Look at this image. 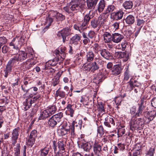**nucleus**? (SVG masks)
I'll return each instance as SVG.
<instances>
[{"instance_id":"obj_1","label":"nucleus","mask_w":156,"mask_h":156,"mask_svg":"<svg viewBox=\"0 0 156 156\" xmlns=\"http://www.w3.org/2000/svg\"><path fill=\"white\" fill-rule=\"evenodd\" d=\"M16 38H13L11 41L9 43V45L13 46V50H14V54H16L18 51H20V49L24 42V38L23 37L21 36L19 39Z\"/></svg>"},{"instance_id":"obj_26","label":"nucleus","mask_w":156,"mask_h":156,"mask_svg":"<svg viewBox=\"0 0 156 156\" xmlns=\"http://www.w3.org/2000/svg\"><path fill=\"white\" fill-rule=\"evenodd\" d=\"M73 28L75 30L79 31L81 33L87 29V27L85 24L82 23L81 24H75Z\"/></svg>"},{"instance_id":"obj_33","label":"nucleus","mask_w":156,"mask_h":156,"mask_svg":"<svg viewBox=\"0 0 156 156\" xmlns=\"http://www.w3.org/2000/svg\"><path fill=\"white\" fill-rule=\"evenodd\" d=\"M92 47L94 52L96 54H98L99 52L100 53L103 49L101 45L97 43L94 44Z\"/></svg>"},{"instance_id":"obj_52","label":"nucleus","mask_w":156,"mask_h":156,"mask_svg":"<svg viewBox=\"0 0 156 156\" xmlns=\"http://www.w3.org/2000/svg\"><path fill=\"white\" fill-rule=\"evenodd\" d=\"M55 19L57 21H62L65 19V16L62 14L58 12Z\"/></svg>"},{"instance_id":"obj_44","label":"nucleus","mask_w":156,"mask_h":156,"mask_svg":"<svg viewBox=\"0 0 156 156\" xmlns=\"http://www.w3.org/2000/svg\"><path fill=\"white\" fill-rule=\"evenodd\" d=\"M90 62L84 64L82 67L83 70L86 72H91Z\"/></svg>"},{"instance_id":"obj_47","label":"nucleus","mask_w":156,"mask_h":156,"mask_svg":"<svg viewBox=\"0 0 156 156\" xmlns=\"http://www.w3.org/2000/svg\"><path fill=\"white\" fill-rule=\"evenodd\" d=\"M49 116H50V115L46 109L41 112L38 119L40 120L43 119Z\"/></svg>"},{"instance_id":"obj_64","label":"nucleus","mask_w":156,"mask_h":156,"mask_svg":"<svg viewBox=\"0 0 156 156\" xmlns=\"http://www.w3.org/2000/svg\"><path fill=\"white\" fill-rule=\"evenodd\" d=\"M140 149H139L134 150L132 154V156H138L140 155Z\"/></svg>"},{"instance_id":"obj_11","label":"nucleus","mask_w":156,"mask_h":156,"mask_svg":"<svg viewBox=\"0 0 156 156\" xmlns=\"http://www.w3.org/2000/svg\"><path fill=\"white\" fill-rule=\"evenodd\" d=\"M139 83L137 81L131 78L129 81L127 83L128 84L126 86V90L127 91H131L133 90V88H138L140 85Z\"/></svg>"},{"instance_id":"obj_28","label":"nucleus","mask_w":156,"mask_h":156,"mask_svg":"<svg viewBox=\"0 0 156 156\" xmlns=\"http://www.w3.org/2000/svg\"><path fill=\"white\" fill-rule=\"evenodd\" d=\"M98 0H87V6L88 9H94Z\"/></svg>"},{"instance_id":"obj_6","label":"nucleus","mask_w":156,"mask_h":156,"mask_svg":"<svg viewBox=\"0 0 156 156\" xmlns=\"http://www.w3.org/2000/svg\"><path fill=\"white\" fill-rule=\"evenodd\" d=\"M66 48L64 46H62L60 47L58 49H56L54 52V54L56 57H58L60 58V62H58L59 64H60L65 58L66 55Z\"/></svg>"},{"instance_id":"obj_61","label":"nucleus","mask_w":156,"mask_h":156,"mask_svg":"<svg viewBox=\"0 0 156 156\" xmlns=\"http://www.w3.org/2000/svg\"><path fill=\"white\" fill-rule=\"evenodd\" d=\"M97 132L98 134L100 135V136H101L104 133V129L102 126H99Z\"/></svg>"},{"instance_id":"obj_54","label":"nucleus","mask_w":156,"mask_h":156,"mask_svg":"<svg viewBox=\"0 0 156 156\" xmlns=\"http://www.w3.org/2000/svg\"><path fill=\"white\" fill-rule=\"evenodd\" d=\"M47 69H45V67L44 69L46 70V72L48 75H52L55 72V70L54 69L50 67H47Z\"/></svg>"},{"instance_id":"obj_13","label":"nucleus","mask_w":156,"mask_h":156,"mask_svg":"<svg viewBox=\"0 0 156 156\" xmlns=\"http://www.w3.org/2000/svg\"><path fill=\"white\" fill-rule=\"evenodd\" d=\"M65 142L63 141H59L58 143V147L59 151L56 154L55 156H63V153L65 152Z\"/></svg>"},{"instance_id":"obj_57","label":"nucleus","mask_w":156,"mask_h":156,"mask_svg":"<svg viewBox=\"0 0 156 156\" xmlns=\"http://www.w3.org/2000/svg\"><path fill=\"white\" fill-rule=\"evenodd\" d=\"M7 42V40L5 37H0V48L4 44H5Z\"/></svg>"},{"instance_id":"obj_10","label":"nucleus","mask_w":156,"mask_h":156,"mask_svg":"<svg viewBox=\"0 0 156 156\" xmlns=\"http://www.w3.org/2000/svg\"><path fill=\"white\" fill-rule=\"evenodd\" d=\"M156 115V111L154 110L150 112H146L144 113V117L146 119L143 118L144 119V122H145L147 123H149L151 121L153 120Z\"/></svg>"},{"instance_id":"obj_21","label":"nucleus","mask_w":156,"mask_h":156,"mask_svg":"<svg viewBox=\"0 0 156 156\" xmlns=\"http://www.w3.org/2000/svg\"><path fill=\"white\" fill-rule=\"evenodd\" d=\"M115 56L118 58H123L125 61H126L129 59L128 54L126 52H116L115 54Z\"/></svg>"},{"instance_id":"obj_17","label":"nucleus","mask_w":156,"mask_h":156,"mask_svg":"<svg viewBox=\"0 0 156 156\" xmlns=\"http://www.w3.org/2000/svg\"><path fill=\"white\" fill-rule=\"evenodd\" d=\"M81 36L80 35L76 34L71 37L69 40V43L72 45H77L81 40Z\"/></svg>"},{"instance_id":"obj_41","label":"nucleus","mask_w":156,"mask_h":156,"mask_svg":"<svg viewBox=\"0 0 156 156\" xmlns=\"http://www.w3.org/2000/svg\"><path fill=\"white\" fill-rule=\"evenodd\" d=\"M93 18V16L89 14H86L84 17L83 22L82 23L87 26L88 24L90 19Z\"/></svg>"},{"instance_id":"obj_30","label":"nucleus","mask_w":156,"mask_h":156,"mask_svg":"<svg viewBox=\"0 0 156 156\" xmlns=\"http://www.w3.org/2000/svg\"><path fill=\"white\" fill-rule=\"evenodd\" d=\"M95 55L94 52L92 51H89L86 53V58L87 61L88 62H91L94 58Z\"/></svg>"},{"instance_id":"obj_20","label":"nucleus","mask_w":156,"mask_h":156,"mask_svg":"<svg viewBox=\"0 0 156 156\" xmlns=\"http://www.w3.org/2000/svg\"><path fill=\"white\" fill-rule=\"evenodd\" d=\"M100 55L103 58L107 60L111 59L113 58L112 54L105 49H103L100 53Z\"/></svg>"},{"instance_id":"obj_62","label":"nucleus","mask_w":156,"mask_h":156,"mask_svg":"<svg viewBox=\"0 0 156 156\" xmlns=\"http://www.w3.org/2000/svg\"><path fill=\"white\" fill-rule=\"evenodd\" d=\"M123 34L126 37H128L132 34V31L130 30H126L124 31Z\"/></svg>"},{"instance_id":"obj_32","label":"nucleus","mask_w":156,"mask_h":156,"mask_svg":"<svg viewBox=\"0 0 156 156\" xmlns=\"http://www.w3.org/2000/svg\"><path fill=\"white\" fill-rule=\"evenodd\" d=\"M72 105L69 104L65 108V109H66V114L70 115L71 117H73L74 112L73 109L72 108Z\"/></svg>"},{"instance_id":"obj_29","label":"nucleus","mask_w":156,"mask_h":156,"mask_svg":"<svg viewBox=\"0 0 156 156\" xmlns=\"http://www.w3.org/2000/svg\"><path fill=\"white\" fill-rule=\"evenodd\" d=\"M105 121L104 122V124L106 126L110 128L111 126L110 123L112 124L113 126L115 125V122L114 119L110 117L109 116H108L105 118Z\"/></svg>"},{"instance_id":"obj_42","label":"nucleus","mask_w":156,"mask_h":156,"mask_svg":"<svg viewBox=\"0 0 156 156\" xmlns=\"http://www.w3.org/2000/svg\"><path fill=\"white\" fill-rule=\"evenodd\" d=\"M56 108L55 105L48 107L46 109L50 116L54 114L56 110Z\"/></svg>"},{"instance_id":"obj_8","label":"nucleus","mask_w":156,"mask_h":156,"mask_svg":"<svg viewBox=\"0 0 156 156\" xmlns=\"http://www.w3.org/2000/svg\"><path fill=\"white\" fill-rule=\"evenodd\" d=\"M95 61L93 62H90L91 72L94 73L100 68L99 64L101 65L103 61L99 58H95Z\"/></svg>"},{"instance_id":"obj_23","label":"nucleus","mask_w":156,"mask_h":156,"mask_svg":"<svg viewBox=\"0 0 156 156\" xmlns=\"http://www.w3.org/2000/svg\"><path fill=\"white\" fill-rule=\"evenodd\" d=\"M113 34L112 35L111 34L108 32H105L104 33L102 36L104 38V41L106 43L111 42L112 41L113 38Z\"/></svg>"},{"instance_id":"obj_14","label":"nucleus","mask_w":156,"mask_h":156,"mask_svg":"<svg viewBox=\"0 0 156 156\" xmlns=\"http://www.w3.org/2000/svg\"><path fill=\"white\" fill-rule=\"evenodd\" d=\"M59 61L60 62V58L58 57H55L53 59L50 60L46 62L45 64V69H47V67L54 66L58 63Z\"/></svg>"},{"instance_id":"obj_43","label":"nucleus","mask_w":156,"mask_h":156,"mask_svg":"<svg viewBox=\"0 0 156 156\" xmlns=\"http://www.w3.org/2000/svg\"><path fill=\"white\" fill-rule=\"evenodd\" d=\"M123 76V80L122 83H125V81L128 80L130 76V71L128 68L126 69L125 72L124 73Z\"/></svg>"},{"instance_id":"obj_50","label":"nucleus","mask_w":156,"mask_h":156,"mask_svg":"<svg viewBox=\"0 0 156 156\" xmlns=\"http://www.w3.org/2000/svg\"><path fill=\"white\" fill-rule=\"evenodd\" d=\"M21 87L22 90L24 92H27L28 91H32V90L34 91V92H36L38 90V88L37 87H33L30 89L27 90L25 89V87H23V85H21Z\"/></svg>"},{"instance_id":"obj_22","label":"nucleus","mask_w":156,"mask_h":156,"mask_svg":"<svg viewBox=\"0 0 156 156\" xmlns=\"http://www.w3.org/2000/svg\"><path fill=\"white\" fill-rule=\"evenodd\" d=\"M36 98H27L23 103V105L25 106L24 107V110H27L28 108H30L31 105V104L34 103Z\"/></svg>"},{"instance_id":"obj_36","label":"nucleus","mask_w":156,"mask_h":156,"mask_svg":"<svg viewBox=\"0 0 156 156\" xmlns=\"http://www.w3.org/2000/svg\"><path fill=\"white\" fill-rule=\"evenodd\" d=\"M2 52L4 54H5L7 52L9 54H11L12 55L14 54V50L11 49L10 47L7 45H4L2 48Z\"/></svg>"},{"instance_id":"obj_34","label":"nucleus","mask_w":156,"mask_h":156,"mask_svg":"<svg viewBox=\"0 0 156 156\" xmlns=\"http://www.w3.org/2000/svg\"><path fill=\"white\" fill-rule=\"evenodd\" d=\"M124 20L127 24L129 25H132L135 22V17L132 15H129L124 19Z\"/></svg>"},{"instance_id":"obj_46","label":"nucleus","mask_w":156,"mask_h":156,"mask_svg":"<svg viewBox=\"0 0 156 156\" xmlns=\"http://www.w3.org/2000/svg\"><path fill=\"white\" fill-rule=\"evenodd\" d=\"M49 151V148L48 147H45L41 149L40 151L41 156H46L48 154Z\"/></svg>"},{"instance_id":"obj_2","label":"nucleus","mask_w":156,"mask_h":156,"mask_svg":"<svg viewBox=\"0 0 156 156\" xmlns=\"http://www.w3.org/2000/svg\"><path fill=\"white\" fill-rule=\"evenodd\" d=\"M144 119L141 118L137 119L135 117L131 119L130 124V128L132 130L140 129L144 126Z\"/></svg>"},{"instance_id":"obj_12","label":"nucleus","mask_w":156,"mask_h":156,"mask_svg":"<svg viewBox=\"0 0 156 156\" xmlns=\"http://www.w3.org/2000/svg\"><path fill=\"white\" fill-rule=\"evenodd\" d=\"M116 9V6L113 4L109 5L107 6L106 8L102 14L104 15V16L108 17L109 14L111 15L112 13L115 12Z\"/></svg>"},{"instance_id":"obj_19","label":"nucleus","mask_w":156,"mask_h":156,"mask_svg":"<svg viewBox=\"0 0 156 156\" xmlns=\"http://www.w3.org/2000/svg\"><path fill=\"white\" fill-rule=\"evenodd\" d=\"M105 77H104V75L102 74L101 71H99V72L97 73L96 76L93 79L94 82L96 84H99L106 78L105 76H107L105 75Z\"/></svg>"},{"instance_id":"obj_59","label":"nucleus","mask_w":156,"mask_h":156,"mask_svg":"<svg viewBox=\"0 0 156 156\" xmlns=\"http://www.w3.org/2000/svg\"><path fill=\"white\" fill-rule=\"evenodd\" d=\"M96 34L95 33L93 30L90 31L88 33L87 36L90 39L95 38L96 37Z\"/></svg>"},{"instance_id":"obj_24","label":"nucleus","mask_w":156,"mask_h":156,"mask_svg":"<svg viewBox=\"0 0 156 156\" xmlns=\"http://www.w3.org/2000/svg\"><path fill=\"white\" fill-rule=\"evenodd\" d=\"M124 38V36L118 33L113 34L112 41L115 43H118L120 42Z\"/></svg>"},{"instance_id":"obj_25","label":"nucleus","mask_w":156,"mask_h":156,"mask_svg":"<svg viewBox=\"0 0 156 156\" xmlns=\"http://www.w3.org/2000/svg\"><path fill=\"white\" fill-rule=\"evenodd\" d=\"M94 153L97 156H99L101 154V146L95 141L94 144Z\"/></svg>"},{"instance_id":"obj_40","label":"nucleus","mask_w":156,"mask_h":156,"mask_svg":"<svg viewBox=\"0 0 156 156\" xmlns=\"http://www.w3.org/2000/svg\"><path fill=\"white\" fill-rule=\"evenodd\" d=\"M105 2L104 0H101L98 4V10L99 12H102L105 7Z\"/></svg>"},{"instance_id":"obj_9","label":"nucleus","mask_w":156,"mask_h":156,"mask_svg":"<svg viewBox=\"0 0 156 156\" xmlns=\"http://www.w3.org/2000/svg\"><path fill=\"white\" fill-rule=\"evenodd\" d=\"M123 67L121 64L114 65L111 69V75L113 76H117L120 75L122 73Z\"/></svg>"},{"instance_id":"obj_27","label":"nucleus","mask_w":156,"mask_h":156,"mask_svg":"<svg viewBox=\"0 0 156 156\" xmlns=\"http://www.w3.org/2000/svg\"><path fill=\"white\" fill-rule=\"evenodd\" d=\"M20 130L19 127L14 129L12 133V139L14 140L13 144H15L17 142L18 136L19 135V132Z\"/></svg>"},{"instance_id":"obj_3","label":"nucleus","mask_w":156,"mask_h":156,"mask_svg":"<svg viewBox=\"0 0 156 156\" xmlns=\"http://www.w3.org/2000/svg\"><path fill=\"white\" fill-rule=\"evenodd\" d=\"M15 55L18 59L19 62H21L25 60L28 58H30L31 59L34 58V54L33 52H26L25 51L20 50L18 51Z\"/></svg>"},{"instance_id":"obj_18","label":"nucleus","mask_w":156,"mask_h":156,"mask_svg":"<svg viewBox=\"0 0 156 156\" xmlns=\"http://www.w3.org/2000/svg\"><path fill=\"white\" fill-rule=\"evenodd\" d=\"M13 67L7 63L4 68V76L5 78H7L9 75L11 74L14 70Z\"/></svg>"},{"instance_id":"obj_45","label":"nucleus","mask_w":156,"mask_h":156,"mask_svg":"<svg viewBox=\"0 0 156 156\" xmlns=\"http://www.w3.org/2000/svg\"><path fill=\"white\" fill-rule=\"evenodd\" d=\"M127 46H128V42L125 41L122 42L121 44H119L118 46H117L116 47L119 49H120L122 51H124L126 49Z\"/></svg>"},{"instance_id":"obj_37","label":"nucleus","mask_w":156,"mask_h":156,"mask_svg":"<svg viewBox=\"0 0 156 156\" xmlns=\"http://www.w3.org/2000/svg\"><path fill=\"white\" fill-rule=\"evenodd\" d=\"M93 145V142L91 141L82 144L83 148L86 151H89L91 149Z\"/></svg>"},{"instance_id":"obj_60","label":"nucleus","mask_w":156,"mask_h":156,"mask_svg":"<svg viewBox=\"0 0 156 156\" xmlns=\"http://www.w3.org/2000/svg\"><path fill=\"white\" fill-rule=\"evenodd\" d=\"M137 25L140 27L141 29L144 24L145 21L143 19H137Z\"/></svg>"},{"instance_id":"obj_58","label":"nucleus","mask_w":156,"mask_h":156,"mask_svg":"<svg viewBox=\"0 0 156 156\" xmlns=\"http://www.w3.org/2000/svg\"><path fill=\"white\" fill-rule=\"evenodd\" d=\"M59 79L58 78L54 76L52 79L51 85L55 87L59 83Z\"/></svg>"},{"instance_id":"obj_56","label":"nucleus","mask_w":156,"mask_h":156,"mask_svg":"<svg viewBox=\"0 0 156 156\" xmlns=\"http://www.w3.org/2000/svg\"><path fill=\"white\" fill-rule=\"evenodd\" d=\"M20 145L19 144H16V147L15 148V156H19L20 154Z\"/></svg>"},{"instance_id":"obj_31","label":"nucleus","mask_w":156,"mask_h":156,"mask_svg":"<svg viewBox=\"0 0 156 156\" xmlns=\"http://www.w3.org/2000/svg\"><path fill=\"white\" fill-rule=\"evenodd\" d=\"M7 63L14 68L19 64V62L15 55H14L12 57L10 58Z\"/></svg>"},{"instance_id":"obj_63","label":"nucleus","mask_w":156,"mask_h":156,"mask_svg":"<svg viewBox=\"0 0 156 156\" xmlns=\"http://www.w3.org/2000/svg\"><path fill=\"white\" fill-rule=\"evenodd\" d=\"M20 77H18L15 80V82L12 83V86L13 87L16 86H18L19 85V81L20 80Z\"/></svg>"},{"instance_id":"obj_15","label":"nucleus","mask_w":156,"mask_h":156,"mask_svg":"<svg viewBox=\"0 0 156 156\" xmlns=\"http://www.w3.org/2000/svg\"><path fill=\"white\" fill-rule=\"evenodd\" d=\"M124 14V12L122 11L119 10L112 13L110 15V17L112 19L118 20L122 19Z\"/></svg>"},{"instance_id":"obj_4","label":"nucleus","mask_w":156,"mask_h":156,"mask_svg":"<svg viewBox=\"0 0 156 156\" xmlns=\"http://www.w3.org/2000/svg\"><path fill=\"white\" fill-rule=\"evenodd\" d=\"M71 32V30L69 27H66L59 31L57 33V35L59 38H62V41L64 43L68 40L66 39L67 37L72 34Z\"/></svg>"},{"instance_id":"obj_7","label":"nucleus","mask_w":156,"mask_h":156,"mask_svg":"<svg viewBox=\"0 0 156 156\" xmlns=\"http://www.w3.org/2000/svg\"><path fill=\"white\" fill-rule=\"evenodd\" d=\"M70 9L72 11L77 12L81 9V5L79 0H72L69 3Z\"/></svg>"},{"instance_id":"obj_51","label":"nucleus","mask_w":156,"mask_h":156,"mask_svg":"<svg viewBox=\"0 0 156 156\" xmlns=\"http://www.w3.org/2000/svg\"><path fill=\"white\" fill-rule=\"evenodd\" d=\"M82 122L79 121V122L77 123L75 121H73L72 124V127L75 128L76 127L77 129H80L81 127Z\"/></svg>"},{"instance_id":"obj_48","label":"nucleus","mask_w":156,"mask_h":156,"mask_svg":"<svg viewBox=\"0 0 156 156\" xmlns=\"http://www.w3.org/2000/svg\"><path fill=\"white\" fill-rule=\"evenodd\" d=\"M70 130L69 129V127H68L65 129L62 128L58 131L60 132L62 136H63L69 134L70 133Z\"/></svg>"},{"instance_id":"obj_38","label":"nucleus","mask_w":156,"mask_h":156,"mask_svg":"<svg viewBox=\"0 0 156 156\" xmlns=\"http://www.w3.org/2000/svg\"><path fill=\"white\" fill-rule=\"evenodd\" d=\"M147 111H145V106H139L138 109L136 113V115L137 116H140L144 115V113Z\"/></svg>"},{"instance_id":"obj_5","label":"nucleus","mask_w":156,"mask_h":156,"mask_svg":"<svg viewBox=\"0 0 156 156\" xmlns=\"http://www.w3.org/2000/svg\"><path fill=\"white\" fill-rule=\"evenodd\" d=\"M62 116L63 113L61 112L52 116L48 122V125L51 127H54L61 121Z\"/></svg>"},{"instance_id":"obj_53","label":"nucleus","mask_w":156,"mask_h":156,"mask_svg":"<svg viewBox=\"0 0 156 156\" xmlns=\"http://www.w3.org/2000/svg\"><path fill=\"white\" fill-rule=\"evenodd\" d=\"M35 141V139L29 137L27 142H26L27 145H28L29 146L32 147L34 145Z\"/></svg>"},{"instance_id":"obj_35","label":"nucleus","mask_w":156,"mask_h":156,"mask_svg":"<svg viewBox=\"0 0 156 156\" xmlns=\"http://www.w3.org/2000/svg\"><path fill=\"white\" fill-rule=\"evenodd\" d=\"M122 6L126 9H131L133 6V2L130 0L125 1L123 3Z\"/></svg>"},{"instance_id":"obj_55","label":"nucleus","mask_w":156,"mask_h":156,"mask_svg":"<svg viewBox=\"0 0 156 156\" xmlns=\"http://www.w3.org/2000/svg\"><path fill=\"white\" fill-rule=\"evenodd\" d=\"M56 97L59 96L61 98H64L66 97V94L64 91L58 90L56 91Z\"/></svg>"},{"instance_id":"obj_39","label":"nucleus","mask_w":156,"mask_h":156,"mask_svg":"<svg viewBox=\"0 0 156 156\" xmlns=\"http://www.w3.org/2000/svg\"><path fill=\"white\" fill-rule=\"evenodd\" d=\"M104 15L102 14V13L98 17V21L99 27L101 26H103L105 24V18H107L105 16H104Z\"/></svg>"},{"instance_id":"obj_16","label":"nucleus","mask_w":156,"mask_h":156,"mask_svg":"<svg viewBox=\"0 0 156 156\" xmlns=\"http://www.w3.org/2000/svg\"><path fill=\"white\" fill-rule=\"evenodd\" d=\"M30 58H29L26 61L23 62L21 64V67L23 71L28 70L34 64V62H30Z\"/></svg>"},{"instance_id":"obj_49","label":"nucleus","mask_w":156,"mask_h":156,"mask_svg":"<svg viewBox=\"0 0 156 156\" xmlns=\"http://www.w3.org/2000/svg\"><path fill=\"white\" fill-rule=\"evenodd\" d=\"M90 24L91 26L94 28H95L97 27H99L98 20L95 18H93L91 20Z\"/></svg>"}]
</instances>
